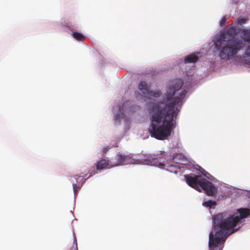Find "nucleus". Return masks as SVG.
I'll list each match as a JSON object with an SVG mask.
<instances>
[{"label": "nucleus", "instance_id": "1", "mask_svg": "<svg viewBox=\"0 0 250 250\" xmlns=\"http://www.w3.org/2000/svg\"><path fill=\"white\" fill-rule=\"evenodd\" d=\"M184 84L181 79L170 82L162 101L152 104L149 108L151 124L148 131L151 137L164 140L171 135L172 129L176 126V119L179 110L175 105L184 98L187 91L182 90L179 96L174 97Z\"/></svg>", "mask_w": 250, "mask_h": 250}, {"label": "nucleus", "instance_id": "2", "mask_svg": "<svg viewBox=\"0 0 250 250\" xmlns=\"http://www.w3.org/2000/svg\"><path fill=\"white\" fill-rule=\"evenodd\" d=\"M221 219L218 216L215 220V230L212 229L209 234V250H222L224 243L229 236L228 229L233 224L227 222H221Z\"/></svg>", "mask_w": 250, "mask_h": 250}, {"label": "nucleus", "instance_id": "3", "mask_svg": "<svg viewBox=\"0 0 250 250\" xmlns=\"http://www.w3.org/2000/svg\"><path fill=\"white\" fill-rule=\"evenodd\" d=\"M249 208H240L237 209V211L239 213V216H236L235 215H231L229 217H227L226 214L225 213H218L216 215H214L212 217V221L213 223V229L215 230V222L217 217L218 216H220L221 221V222H227L229 224H232V226L228 227V231L229 233V235L235 231H236L237 229H235L234 227H235L239 223L240 220L244 218H246L250 215V202L248 205Z\"/></svg>", "mask_w": 250, "mask_h": 250}, {"label": "nucleus", "instance_id": "4", "mask_svg": "<svg viewBox=\"0 0 250 250\" xmlns=\"http://www.w3.org/2000/svg\"><path fill=\"white\" fill-rule=\"evenodd\" d=\"M187 183L191 187L198 189L201 188L208 196H213L217 192V188L213 184L200 175H185Z\"/></svg>", "mask_w": 250, "mask_h": 250}, {"label": "nucleus", "instance_id": "5", "mask_svg": "<svg viewBox=\"0 0 250 250\" xmlns=\"http://www.w3.org/2000/svg\"><path fill=\"white\" fill-rule=\"evenodd\" d=\"M243 46V42L237 39L228 42L221 48L219 56L222 60L225 61L233 59Z\"/></svg>", "mask_w": 250, "mask_h": 250}, {"label": "nucleus", "instance_id": "6", "mask_svg": "<svg viewBox=\"0 0 250 250\" xmlns=\"http://www.w3.org/2000/svg\"><path fill=\"white\" fill-rule=\"evenodd\" d=\"M135 163V160L130 155H125L119 152L110 160L111 167H115L122 165H126Z\"/></svg>", "mask_w": 250, "mask_h": 250}, {"label": "nucleus", "instance_id": "7", "mask_svg": "<svg viewBox=\"0 0 250 250\" xmlns=\"http://www.w3.org/2000/svg\"><path fill=\"white\" fill-rule=\"evenodd\" d=\"M138 88L144 96L146 98H158L161 95V92L159 90L154 91L150 90V86L144 81L140 82L138 84Z\"/></svg>", "mask_w": 250, "mask_h": 250}, {"label": "nucleus", "instance_id": "8", "mask_svg": "<svg viewBox=\"0 0 250 250\" xmlns=\"http://www.w3.org/2000/svg\"><path fill=\"white\" fill-rule=\"evenodd\" d=\"M139 161L142 164L147 165H156L158 163V157L155 154H145Z\"/></svg>", "mask_w": 250, "mask_h": 250}, {"label": "nucleus", "instance_id": "9", "mask_svg": "<svg viewBox=\"0 0 250 250\" xmlns=\"http://www.w3.org/2000/svg\"><path fill=\"white\" fill-rule=\"evenodd\" d=\"M235 29L229 28L221 34V39L224 42H230V40L234 37Z\"/></svg>", "mask_w": 250, "mask_h": 250}, {"label": "nucleus", "instance_id": "10", "mask_svg": "<svg viewBox=\"0 0 250 250\" xmlns=\"http://www.w3.org/2000/svg\"><path fill=\"white\" fill-rule=\"evenodd\" d=\"M65 26L72 31V36L78 41H83L85 39V36L82 33L73 31V28L68 25V23H66Z\"/></svg>", "mask_w": 250, "mask_h": 250}, {"label": "nucleus", "instance_id": "11", "mask_svg": "<svg viewBox=\"0 0 250 250\" xmlns=\"http://www.w3.org/2000/svg\"><path fill=\"white\" fill-rule=\"evenodd\" d=\"M111 166L110 161H107L105 159H102L98 161L96 164V168L98 170H103L106 168H109Z\"/></svg>", "mask_w": 250, "mask_h": 250}, {"label": "nucleus", "instance_id": "12", "mask_svg": "<svg viewBox=\"0 0 250 250\" xmlns=\"http://www.w3.org/2000/svg\"><path fill=\"white\" fill-rule=\"evenodd\" d=\"M158 166L160 167L162 166H166L167 167V170L170 172H173L175 173H177L180 169L179 167L177 165H173L172 164H163L161 163H159Z\"/></svg>", "mask_w": 250, "mask_h": 250}, {"label": "nucleus", "instance_id": "13", "mask_svg": "<svg viewBox=\"0 0 250 250\" xmlns=\"http://www.w3.org/2000/svg\"><path fill=\"white\" fill-rule=\"evenodd\" d=\"M172 161L176 164H183L186 161L185 157L182 154L175 153L173 155Z\"/></svg>", "mask_w": 250, "mask_h": 250}, {"label": "nucleus", "instance_id": "14", "mask_svg": "<svg viewBox=\"0 0 250 250\" xmlns=\"http://www.w3.org/2000/svg\"><path fill=\"white\" fill-rule=\"evenodd\" d=\"M241 38L250 44V29H243L240 33Z\"/></svg>", "mask_w": 250, "mask_h": 250}, {"label": "nucleus", "instance_id": "15", "mask_svg": "<svg viewBox=\"0 0 250 250\" xmlns=\"http://www.w3.org/2000/svg\"><path fill=\"white\" fill-rule=\"evenodd\" d=\"M198 60V56L195 54H192L189 55L187 56L185 58L184 62L185 63H191V62H195Z\"/></svg>", "mask_w": 250, "mask_h": 250}, {"label": "nucleus", "instance_id": "16", "mask_svg": "<svg viewBox=\"0 0 250 250\" xmlns=\"http://www.w3.org/2000/svg\"><path fill=\"white\" fill-rule=\"evenodd\" d=\"M125 116L124 113L122 112L121 109L119 108L118 113L115 115V120H119L124 118Z\"/></svg>", "mask_w": 250, "mask_h": 250}, {"label": "nucleus", "instance_id": "17", "mask_svg": "<svg viewBox=\"0 0 250 250\" xmlns=\"http://www.w3.org/2000/svg\"><path fill=\"white\" fill-rule=\"evenodd\" d=\"M203 205L206 207L211 208L213 206L216 205V203L215 201H212L211 200L204 202L203 203Z\"/></svg>", "mask_w": 250, "mask_h": 250}, {"label": "nucleus", "instance_id": "18", "mask_svg": "<svg viewBox=\"0 0 250 250\" xmlns=\"http://www.w3.org/2000/svg\"><path fill=\"white\" fill-rule=\"evenodd\" d=\"M227 18L224 17L220 22V24L221 26H224L226 23Z\"/></svg>", "mask_w": 250, "mask_h": 250}, {"label": "nucleus", "instance_id": "19", "mask_svg": "<svg viewBox=\"0 0 250 250\" xmlns=\"http://www.w3.org/2000/svg\"><path fill=\"white\" fill-rule=\"evenodd\" d=\"M246 22V19L244 18H241L238 19V23L240 24H242L245 23Z\"/></svg>", "mask_w": 250, "mask_h": 250}, {"label": "nucleus", "instance_id": "20", "mask_svg": "<svg viewBox=\"0 0 250 250\" xmlns=\"http://www.w3.org/2000/svg\"><path fill=\"white\" fill-rule=\"evenodd\" d=\"M246 54L250 57V44L248 46L246 50Z\"/></svg>", "mask_w": 250, "mask_h": 250}, {"label": "nucleus", "instance_id": "21", "mask_svg": "<svg viewBox=\"0 0 250 250\" xmlns=\"http://www.w3.org/2000/svg\"><path fill=\"white\" fill-rule=\"evenodd\" d=\"M204 175L206 176L207 178H208L209 180H211V179L210 178V176L211 177V176L210 175L209 173H208L207 172H205V173H203Z\"/></svg>", "mask_w": 250, "mask_h": 250}, {"label": "nucleus", "instance_id": "22", "mask_svg": "<svg viewBox=\"0 0 250 250\" xmlns=\"http://www.w3.org/2000/svg\"><path fill=\"white\" fill-rule=\"evenodd\" d=\"M72 186H73V188L74 191V192L76 191L77 190V188H79L77 186V184L74 183Z\"/></svg>", "mask_w": 250, "mask_h": 250}, {"label": "nucleus", "instance_id": "23", "mask_svg": "<svg viewBox=\"0 0 250 250\" xmlns=\"http://www.w3.org/2000/svg\"><path fill=\"white\" fill-rule=\"evenodd\" d=\"M108 149H109V147H104L103 149V153H106V152L108 151Z\"/></svg>", "mask_w": 250, "mask_h": 250}, {"label": "nucleus", "instance_id": "24", "mask_svg": "<svg viewBox=\"0 0 250 250\" xmlns=\"http://www.w3.org/2000/svg\"><path fill=\"white\" fill-rule=\"evenodd\" d=\"M81 177V176H80V175H79L77 174V175H75V176H74V177H72V178H75V179H76V178H77V177Z\"/></svg>", "mask_w": 250, "mask_h": 250}, {"label": "nucleus", "instance_id": "25", "mask_svg": "<svg viewBox=\"0 0 250 250\" xmlns=\"http://www.w3.org/2000/svg\"><path fill=\"white\" fill-rule=\"evenodd\" d=\"M215 46L216 48H218V44H217V43H215Z\"/></svg>", "mask_w": 250, "mask_h": 250}, {"label": "nucleus", "instance_id": "26", "mask_svg": "<svg viewBox=\"0 0 250 250\" xmlns=\"http://www.w3.org/2000/svg\"><path fill=\"white\" fill-rule=\"evenodd\" d=\"M91 175H92V174H90L89 176L87 177L86 178H84L85 180L88 179Z\"/></svg>", "mask_w": 250, "mask_h": 250}, {"label": "nucleus", "instance_id": "27", "mask_svg": "<svg viewBox=\"0 0 250 250\" xmlns=\"http://www.w3.org/2000/svg\"><path fill=\"white\" fill-rule=\"evenodd\" d=\"M249 64H250V62L249 63Z\"/></svg>", "mask_w": 250, "mask_h": 250}]
</instances>
